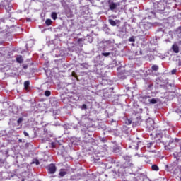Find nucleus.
<instances>
[{"label": "nucleus", "instance_id": "1", "mask_svg": "<svg viewBox=\"0 0 181 181\" xmlns=\"http://www.w3.org/2000/svg\"><path fill=\"white\" fill-rule=\"evenodd\" d=\"M132 166H134V164H132L131 159H129V160H125L124 163H117L115 170L116 173L119 175H124V173H125V169L131 168Z\"/></svg>", "mask_w": 181, "mask_h": 181}, {"label": "nucleus", "instance_id": "2", "mask_svg": "<svg viewBox=\"0 0 181 181\" xmlns=\"http://www.w3.org/2000/svg\"><path fill=\"white\" fill-rule=\"evenodd\" d=\"M151 28H152V23L148 22H144L141 25V29L144 32L146 30H149V29H151Z\"/></svg>", "mask_w": 181, "mask_h": 181}, {"label": "nucleus", "instance_id": "3", "mask_svg": "<svg viewBox=\"0 0 181 181\" xmlns=\"http://www.w3.org/2000/svg\"><path fill=\"white\" fill-rule=\"evenodd\" d=\"M57 169V168H56V165L51 163L47 167L48 173L53 175L54 173H56Z\"/></svg>", "mask_w": 181, "mask_h": 181}, {"label": "nucleus", "instance_id": "4", "mask_svg": "<svg viewBox=\"0 0 181 181\" xmlns=\"http://www.w3.org/2000/svg\"><path fill=\"white\" fill-rule=\"evenodd\" d=\"M165 4L163 3H158L155 6V9L157 12H163L165 11Z\"/></svg>", "mask_w": 181, "mask_h": 181}, {"label": "nucleus", "instance_id": "5", "mask_svg": "<svg viewBox=\"0 0 181 181\" xmlns=\"http://www.w3.org/2000/svg\"><path fill=\"white\" fill-rule=\"evenodd\" d=\"M143 100H147L148 104H156L158 103V99L151 98V96H144Z\"/></svg>", "mask_w": 181, "mask_h": 181}, {"label": "nucleus", "instance_id": "6", "mask_svg": "<svg viewBox=\"0 0 181 181\" xmlns=\"http://www.w3.org/2000/svg\"><path fill=\"white\" fill-rule=\"evenodd\" d=\"M117 6H119V3L117 4L112 2L109 5V8L110 9V11H114V9H115Z\"/></svg>", "mask_w": 181, "mask_h": 181}, {"label": "nucleus", "instance_id": "7", "mask_svg": "<svg viewBox=\"0 0 181 181\" xmlns=\"http://www.w3.org/2000/svg\"><path fill=\"white\" fill-rule=\"evenodd\" d=\"M67 175V170L66 169H60L59 176L60 177H64V176H66Z\"/></svg>", "mask_w": 181, "mask_h": 181}, {"label": "nucleus", "instance_id": "8", "mask_svg": "<svg viewBox=\"0 0 181 181\" xmlns=\"http://www.w3.org/2000/svg\"><path fill=\"white\" fill-rule=\"evenodd\" d=\"M172 49L174 53H179V46H177V45L176 44L173 45Z\"/></svg>", "mask_w": 181, "mask_h": 181}, {"label": "nucleus", "instance_id": "9", "mask_svg": "<svg viewBox=\"0 0 181 181\" xmlns=\"http://www.w3.org/2000/svg\"><path fill=\"white\" fill-rule=\"evenodd\" d=\"M30 86V82L29 81H26L24 82V88L25 90H29V86Z\"/></svg>", "mask_w": 181, "mask_h": 181}, {"label": "nucleus", "instance_id": "10", "mask_svg": "<svg viewBox=\"0 0 181 181\" xmlns=\"http://www.w3.org/2000/svg\"><path fill=\"white\" fill-rule=\"evenodd\" d=\"M16 60L17 63H23V58H22V56H18L16 58Z\"/></svg>", "mask_w": 181, "mask_h": 181}, {"label": "nucleus", "instance_id": "11", "mask_svg": "<svg viewBox=\"0 0 181 181\" xmlns=\"http://www.w3.org/2000/svg\"><path fill=\"white\" fill-rule=\"evenodd\" d=\"M51 18L52 19H53L54 21H56V19H57V13L56 12H52L51 14Z\"/></svg>", "mask_w": 181, "mask_h": 181}, {"label": "nucleus", "instance_id": "12", "mask_svg": "<svg viewBox=\"0 0 181 181\" xmlns=\"http://www.w3.org/2000/svg\"><path fill=\"white\" fill-rule=\"evenodd\" d=\"M108 22L111 25V26H117V23L115 22V21L112 19H109Z\"/></svg>", "mask_w": 181, "mask_h": 181}, {"label": "nucleus", "instance_id": "13", "mask_svg": "<svg viewBox=\"0 0 181 181\" xmlns=\"http://www.w3.org/2000/svg\"><path fill=\"white\" fill-rule=\"evenodd\" d=\"M153 144H155V142H153V141L148 143L146 146V148H147V149H151V148H152V146H153Z\"/></svg>", "mask_w": 181, "mask_h": 181}, {"label": "nucleus", "instance_id": "14", "mask_svg": "<svg viewBox=\"0 0 181 181\" xmlns=\"http://www.w3.org/2000/svg\"><path fill=\"white\" fill-rule=\"evenodd\" d=\"M151 69L153 71H158V70H159V66L158 65H153Z\"/></svg>", "mask_w": 181, "mask_h": 181}, {"label": "nucleus", "instance_id": "15", "mask_svg": "<svg viewBox=\"0 0 181 181\" xmlns=\"http://www.w3.org/2000/svg\"><path fill=\"white\" fill-rule=\"evenodd\" d=\"M152 170H156V172H158L159 170V167L157 165H153L151 166Z\"/></svg>", "mask_w": 181, "mask_h": 181}, {"label": "nucleus", "instance_id": "16", "mask_svg": "<svg viewBox=\"0 0 181 181\" xmlns=\"http://www.w3.org/2000/svg\"><path fill=\"white\" fill-rule=\"evenodd\" d=\"M52 21L51 19L48 18L45 21V24L47 25V26H50V25H52Z\"/></svg>", "mask_w": 181, "mask_h": 181}, {"label": "nucleus", "instance_id": "17", "mask_svg": "<svg viewBox=\"0 0 181 181\" xmlns=\"http://www.w3.org/2000/svg\"><path fill=\"white\" fill-rule=\"evenodd\" d=\"M44 94L45 97H50V95H52V92H50V90H45Z\"/></svg>", "mask_w": 181, "mask_h": 181}, {"label": "nucleus", "instance_id": "18", "mask_svg": "<svg viewBox=\"0 0 181 181\" xmlns=\"http://www.w3.org/2000/svg\"><path fill=\"white\" fill-rule=\"evenodd\" d=\"M165 139H166V136L161 137L160 142H162L164 145H166L168 144V141H165Z\"/></svg>", "mask_w": 181, "mask_h": 181}, {"label": "nucleus", "instance_id": "19", "mask_svg": "<svg viewBox=\"0 0 181 181\" xmlns=\"http://www.w3.org/2000/svg\"><path fill=\"white\" fill-rule=\"evenodd\" d=\"M102 56H105V57H108V56H110V54H111V53L110 52H102Z\"/></svg>", "mask_w": 181, "mask_h": 181}, {"label": "nucleus", "instance_id": "20", "mask_svg": "<svg viewBox=\"0 0 181 181\" xmlns=\"http://www.w3.org/2000/svg\"><path fill=\"white\" fill-rule=\"evenodd\" d=\"M4 155L6 158H9V149H7L4 151Z\"/></svg>", "mask_w": 181, "mask_h": 181}, {"label": "nucleus", "instance_id": "21", "mask_svg": "<svg viewBox=\"0 0 181 181\" xmlns=\"http://www.w3.org/2000/svg\"><path fill=\"white\" fill-rule=\"evenodd\" d=\"M125 123L127 124V125H131V124H132V121L131 119H126Z\"/></svg>", "mask_w": 181, "mask_h": 181}, {"label": "nucleus", "instance_id": "22", "mask_svg": "<svg viewBox=\"0 0 181 181\" xmlns=\"http://www.w3.org/2000/svg\"><path fill=\"white\" fill-rule=\"evenodd\" d=\"M23 121V118L20 117L18 120H17V124H22V122Z\"/></svg>", "mask_w": 181, "mask_h": 181}, {"label": "nucleus", "instance_id": "23", "mask_svg": "<svg viewBox=\"0 0 181 181\" xmlns=\"http://www.w3.org/2000/svg\"><path fill=\"white\" fill-rule=\"evenodd\" d=\"M129 42H135V39L134 38V37H132L129 39Z\"/></svg>", "mask_w": 181, "mask_h": 181}, {"label": "nucleus", "instance_id": "24", "mask_svg": "<svg viewBox=\"0 0 181 181\" xmlns=\"http://www.w3.org/2000/svg\"><path fill=\"white\" fill-rule=\"evenodd\" d=\"M153 87V83H150L148 86V88L151 89Z\"/></svg>", "mask_w": 181, "mask_h": 181}, {"label": "nucleus", "instance_id": "25", "mask_svg": "<svg viewBox=\"0 0 181 181\" xmlns=\"http://www.w3.org/2000/svg\"><path fill=\"white\" fill-rule=\"evenodd\" d=\"M82 108H83V110H87V105L83 104V105H82Z\"/></svg>", "mask_w": 181, "mask_h": 181}, {"label": "nucleus", "instance_id": "26", "mask_svg": "<svg viewBox=\"0 0 181 181\" xmlns=\"http://www.w3.org/2000/svg\"><path fill=\"white\" fill-rule=\"evenodd\" d=\"M176 71H177L176 69H173V70L171 71V73H172V74H176Z\"/></svg>", "mask_w": 181, "mask_h": 181}, {"label": "nucleus", "instance_id": "27", "mask_svg": "<svg viewBox=\"0 0 181 181\" xmlns=\"http://www.w3.org/2000/svg\"><path fill=\"white\" fill-rule=\"evenodd\" d=\"M114 152L117 153V152H119V148H115Z\"/></svg>", "mask_w": 181, "mask_h": 181}, {"label": "nucleus", "instance_id": "28", "mask_svg": "<svg viewBox=\"0 0 181 181\" xmlns=\"http://www.w3.org/2000/svg\"><path fill=\"white\" fill-rule=\"evenodd\" d=\"M25 136H29V134L26 132H23Z\"/></svg>", "mask_w": 181, "mask_h": 181}, {"label": "nucleus", "instance_id": "29", "mask_svg": "<svg viewBox=\"0 0 181 181\" xmlns=\"http://www.w3.org/2000/svg\"><path fill=\"white\" fill-rule=\"evenodd\" d=\"M23 67L24 69H28V65L23 64Z\"/></svg>", "mask_w": 181, "mask_h": 181}, {"label": "nucleus", "instance_id": "30", "mask_svg": "<svg viewBox=\"0 0 181 181\" xmlns=\"http://www.w3.org/2000/svg\"><path fill=\"white\" fill-rule=\"evenodd\" d=\"M80 42H83V38H79L78 40V43H80Z\"/></svg>", "mask_w": 181, "mask_h": 181}, {"label": "nucleus", "instance_id": "31", "mask_svg": "<svg viewBox=\"0 0 181 181\" xmlns=\"http://www.w3.org/2000/svg\"><path fill=\"white\" fill-rule=\"evenodd\" d=\"M40 163L39 162V160H35V164L39 165Z\"/></svg>", "mask_w": 181, "mask_h": 181}, {"label": "nucleus", "instance_id": "32", "mask_svg": "<svg viewBox=\"0 0 181 181\" xmlns=\"http://www.w3.org/2000/svg\"><path fill=\"white\" fill-rule=\"evenodd\" d=\"M177 169L178 170H180V173H181V166H180V167H177Z\"/></svg>", "mask_w": 181, "mask_h": 181}, {"label": "nucleus", "instance_id": "33", "mask_svg": "<svg viewBox=\"0 0 181 181\" xmlns=\"http://www.w3.org/2000/svg\"><path fill=\"white\" fill-rule=\"evenodd\" d=\"M72 76H73V77H76V72L73 71L72 72Z\"/></svg>", "mask_w": 181, "mask_h": 181}, {"label": "nucleus", "instance_id": "34", "mask_svg": "<svg viewBox=\"0 0 181 181\" xmlns=\"http://www.w3.org/2000/svg\"><path fill=\"white\" fill-rule=\"evenodd\" d=\"M146 125H147V127H148V128H151V127H149V122L147 121Z\"/></svg>", "mask_w": 181, "mask_h": 181}, {"label": "nucleus", "instance_id": "35", "mask_svg": "<svg viewBox=\"0 0 181 181\" xmlns=\"http://www.w3.org/2000/svg\"><path fill=\"white\" fill-rule=\"evenodd\" d=\"M142 159L143 160H145V159H146V156H142Z\"/></svg>", "mask_w": 181, "mask_h": 181}, {"label": "nucleus", "instance_id": "36", "mask_svg": "<svg viewBox=\"0 0 181 181\" xmlns=\"http://www.w3.org/2000/svg\"><path fill=\"white\" fill-rule=\"evenodd\" d=\"M176 112H181V111H180L179 109H177V110H176Z\"/></svg>", "mask_w": 181, "mask_h": 181}, {"label": "nucleus", "instance_id": "37", "mask_svg": "<svg viewBox=\"0 0 181 181\" xmlns=\"http://www.w3.org/2000/svg\"><path fill=\"white\" fill-rule=\"evenodd\" d=\"M18 142H22V139H20L18 140Z\"/></svg>", "mask_w": 181, "mask_h": 181}, {"label": "nucleus", "instance_id": "38", "mask_svg": "<svg viewBox=\"0 0 181 181\" xmlns=\"http://www.w3.org/2000/svg\"><path fill=\"white\" fill-rule=\"evenodd\" d=\"M22 181H25V179H23Z\"/></svg>", "mask_w": 181, "mask_h": 181}, {"label": "nucleus", "instance_id": "39", "mask_svg": "<svg viewBox=\"0 0 181 181\" xmlns=\"http://www.w3.org/2000/svg\"><path fill=\"white\" fill-rule=\"evenodd\" d=\"M126 158H129V157H126Z\"/></svg>", "mask_w": 181, "mask_h": 181}]
</instances>
